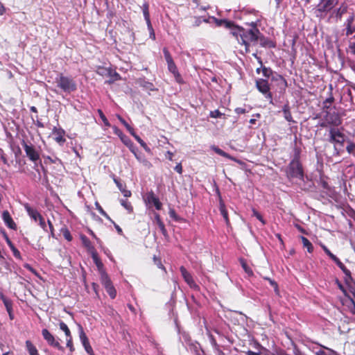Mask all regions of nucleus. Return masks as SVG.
<instances>
[{"label": "nucleus", "mask_w": 355, "mask_h": 355, "mask_svg": "<svg viewBox=\"0 0 355 355\" xmlns=\"http://www.w3.org/2000/svg\"><path fill=\"white\" fill-rule=\"evenodd\" d=\"M114 182L116 184L118 188L122 192V193L123 194V196L125 197H130L131 196L130 191L125 189L123 187L122 183H121L119 180H117L116 179H114Z\"/></svg>", "instance_id": "nucleus-37"}, {"label": "nucleus", "mask_w": 355, "mask_h": 355, "mask_svg": "<svg viewBox=\"0 0 355 355\" xmlns=\"http://www.w3.org/2000/svg\"><path fill=\"white\" fill-rule=\"evenodd\" d=\"M61 232L66 240H67L68 241H71L72 240V236L71 235V233L68 229L62 228L61 230Z\"/></svg>", "instance_id": "nucleus-47"}, {"label": "nucleus", "mask_w": 355, "mask_h": 355, "mask_svg": "<svg viewBox=\"0 0 355 355\" xmlns=\"http://www.w3.org/2000/svg\"><path fill=\"white\" fill-rule=\"evenodd\" d=\"M271 80L278 83L281 89H285L287 87V82L286 79L281 75L274 73L272 75Z\"/></svg>", "instance_id": "nucleus-18"}, {"label": "nucleus", "mask_w": 355, "mask_h": 355, "mask_svg": "<svg viewBox=\"0 0 355 355\" xmlns=\"http://www.w3.org/2000/svg\"><path fill=\"white\" fill-rule=\"evenodd\" d=\"M286 175L288 179L304 180V170L300 161V153L298 151L295 152L293 159L287 167Z\"/></svg>", "instance_id": "nucleus-3"}, {"label": "nucleus", "mask_w": 355, "mask_h": 355, "mask_svg": "<svg viewBox=\"0 0 355 355\" xmlns=\"http://www.w3.org/2000/svg\"><path fill=\"white\" fill-rule=\"evenodd\" d=\"M261 72L263 76L267 78H271L273 73L272 70L270 67H266L263 64L261 66Z\"/></svg>", "instance_id": "nucleus-41"}, {"label": "nucleus", "mask_w": 355, "mask_h": 355, "mask_svg": "<svg viewBox=\"0 0 355 355\" xmlns=\"http://www.w3.org/2000/svg\"><path fill=\"white\" fill-rule=\"evenodd\" d=\"M183 343L185 345L187 350L194 353L196 355H201L200 352V345L196 342H192L188 335L183 334Z\"/></svg>", "instance_id": "nucleus-9"}, {"label": "nucleus", "mask_w": 355, "mask_h": 355, "mask_svg": "<svg viewBox=\"0 0 355 355\" xmlns=\"http://www.w3.org/2000/svg\"><path fill=\"white\" fill-rule=\"evenodd\" d=\"M24 208L28 215L35 222H37L39 218L42 216L36 209L33 208L28 204H25Z\"/></svg>", "instance_id": "nucleus-17"}, {"label": "nucleus", "mask_w": 355, "mask_h": 355, "mask_svg": "<svg viewBox=\"0 0 355 355\" xmlns=\"http://www.w3.org/2000/svg\"><path fill=\"white\" fill-rule=\"evenodd\" d=\"M347 11L346 7L340 6L334 10L335 15L337 18L340 19L342 15Z\"/></svg>", "instance_id": "nucleus-45"}, {"label": "nucleus", "mask_w": 355, "mask_h": 355, "mask_svg": "<svg viewBox=\"0 0 355 355\" xmlns=\"http://www.w3.org/2000/svg\"><path fill=\"white\" fill-rule=\"evenodd\" d=\"M121 139L122 142L129 148L130 150L133 153L136 150H137L136 146L134 145L133 142L130 140V139L125 136L123 135V137H121Z\"/></svg>", "instance_id": "nucleus-25"}, {"label": "nucleus", "mask_w": 355, "mask_h": 355, "mask_svg": "<svg viewBox=\"0 0 355 355\" xmlns=\"http://www.w3.org/2000/svg\"><path fill=\"white\" fill-rule=\"evenodd\" d=\"M146 24H147L148 29V31L150 32V37L153 40H155V34L153 26L151 24V22L146 23Z\"/></svg>", "instance_id": "nucleus-56"}, {"label": "nucleus", "mask_w": 355, "mask_h": 355, "mask_svg": "<svg viewBox=\"0 0 355 355\" xmlns=\"http://www.w3.org/2000/svg\"><path fill=\"white\" fill-rule=\"evenodd\" d=\"M354 18L353 16L349 17L346 22L345 23V26H346V33L345 35L347 36H349L353 33H355V26H353V22H354Z\"/></svg>", "instance_id": "nucleus-21"}, {"label": "nucleus", "mask_w": 355, "mask_h": 355, "mask_svg": "<svg viewBox=\"0 0 355 355\" xmlns=\"http://www.w3.org/2000/svg\"><path fill=\"white\" fill-rule=\"evenodd\" d=\"M301 240H302L304 247L306 248L307 251L311 253L313 251V246L312 243L310 242V241L307 238L302 236H301Z\"/></svg>", "instance_id": "nucleus-36"}, {"label": "nucleus", "mask_w": 355, "mask_h": 355, "mask_svg": "<svg viewBox=\"0 0 355 355\" xmlns=\"http://www.w3.org/2000/svg\"><path fill=\"white\" fill-rule=\"evenodd\" d=\"M98 113L99 114L100 118L102 119L104 125L105 126L110 127V123H109L107 119L106 118V116L103 114V111L101 110H98Z\"/></svg>", "instance_id": "nucleus-48"}, {"label": "nucleus", "mask_w": 355, "mask_h": 355, "mask_svg": "<svg viewBox=\"0 0 355 355\" xmlns=\"http://www.w3.org/2000/svg\"><path fill=\"white\" fill-rule=\"evenodd\" d=\"M202 22V20L200 17H195L193 18V26H194V27L199 26Z\"/></svg>", "instance_id": "nucleus-63"}, {"label": "nucleus", "mask_w": 355, "mask_h": 355, "mask_svg": "<svg viewBox=\"0 0 355 355\" xmlns=\"http://www.w3.org/2000/svg\"><path fill=\"white\" fill-rule=\"evenodd\" d=\"M148 200L150 203H153L156 209L160 210L162 207V204L159 201V198H157L153 193H151L148 196Z\"/></svg>", "instance_id": "nucleus-23"}, {"label": "nucleus", "mask_w": 355, "mask_h": 355, "mask_svg": "<svg viewBox=\"0 0 355 355\" xmlns=\"http://www.w3.org/2000/svg\"><path fill=\"white\" fill-rule=\"evenodd\" d=\"M345 144H347L345 148L347 153L355 155V144L348 139Z\"/></svg>", "instance_id": "nucleus-38"}, {"label": "nucleus", "mask_w": 355, "mask_h": 355, "mask_svg": "<svg viewBox=\"0 0 355 355\" xmlns=\"http://www.w3.org/2000/svg\"><path fill=\"white\" fill-rule=\"evenodd\" d=\"M211 148L218 155L222 156V157H226L229 159H231V160H233V161H235V162H238L236 160V158L233 157L232 156H231L230 155H229L228 153H225V151H223L222 149H220V148H218V146H211Z\"/></svg>", "instance_id": "nucleus-22"}, {"label": "nucleus", "mask_w": 355, "mask_h": 355, "mask_svg": "<svg viewBox=\"0 0 355 355\" xmlns=\"http://www.w3.org/2000/svg\"><path fill=\"white\" fill-rule=\"evenodd\" d=\"M105 288L106 289L107 293L109 294V295L110 296V297L112 299H114L116 297V291L114 287L113 286L112 284L105 287Z\"/></svg>", "instance_id": "nucleus-43"}, {"label": "nucleus", "mask_w": 355, "mask_h": 355, "mask_svg": "<svg viewBox=\"0 0 355 355\" xmlns=\"http://www.w3.org/2000/svg\"><path fill=\"white\" fill-rule=\"evenodd\" d=\"M241 266H242L243 270H245V272L246 273H248L249 275H253V272L250 269V268L248 266L246 262L244 260L242 259L241 261Z\"/></svg>", "instance_id": "nucleus-50"}, {"label": "nucleus", "mask_w": 355, "mask_h": 355, "mask_svg": "<svg viewBox=\"0 0 355 355\" xmlns=\"http://www.w3.org/2000/svg\"><path fill=\"white\" fill-rule=\"evenodd\" d=\"M259 30L254 24V28L250 29H245L240 26L239 28L234 29L232 35L236 37L239 43H256L258 42Z\"/></svg>", "instance_id": "nucleus-1"}, {"label": "nucleus", "mask_w": 355, "mask_h": 355, "mask_svg": "<svg viewBox=\"0 0 355 355\" xmlns=\"http://www.w3.org/2000/svg\"><path fill=\"white\" fill-rule=\"evenodd\" d=\"M167 65H168V71L171 73H172L174 75L175 77L180 76V74H179V72L178 71L177 67H176V65H175V64L173 60L167 62Z\"/></svg>", "instance_id": "nucleus-34"}, {"label": "nucleus", "mask_w": 355, "mask_h": 355, "mask_svg": "<svg viewBox=\"0 0 355 355\" xmlns=\"http://www.w3.org/2000/svg\"><path fill=\"white\" fill-rule=\"evenodd\" d=\"M1 299L3 301V304L6 309V311H8V314H10V313L12 312V301L3 295H1Z\"/></svg>", "instance_id": "nucleus-32"}, {"label": "nucleus", "mask_w": 355, "mask_h": 355, "mask_svg": "<svg viewBox=\"0 0 355 355\" xmlns=\"http://www.w3.org/2000/svg\"><path fill=\"white\" fill-rule=\"evenodd\" d=\"M162 234L165 236L166 237L168 236V232H167V230L165 227V225L164 224V223H159V224L157 225Z\"/></svg>", "instance_id": "nucleus-57"}, {"label": "nucleus", "mask_w": 355, "mask_h": 355, "mask_svg": "<svg viewBox=\"0 0 355 355\" xmlns=\"http://www.w3.org/2000/svg\"><path fill=\"white\" fill-rule=\"evenodd\" d=\"M334 101V97L333 96L331 92H330V96L327 98L322 103V111H326L329 109H332L334 107L331 106V103Z\"/></svg>", "instance_id": "nucleus-26"}, {"label": "nucleus", "mask_w": 355, "mask_h": 355, "mask_svg": "<svg viewBox=\"0 0 355 355\" xmlns=\"http://www.w3.org/2000/svg\"><path fill=\"white\" fill-rule=\"evenodd\" d=\"M55 82L57 86L67 94H70L77 89L76 81L71 77L65 76L62 73L57 75Z\"/></svg>", "instance_id": "nucleus-4"}, {"label": "nucleus", "mask_w": 355, "mask_h": 355, "mask_svg": "<svg viewBox=\"0 0 355 355\" xmlns=\"http://www.w3.org/2000/svg\"><path fill=\"white\" fill-rule=\"evenodd\" d=\"M100 273L101 275V282L104 287H106L110 284H112V282L108 275L105 272V270H102Z\"/></svg>", "instance_id": "nucleus-29"}, {"label": "nucleus", "mask_w": 355, "mask_h": 355, "mask_svg": "<svg viewBox=\"0 0 355 355\" xmlns=\"http://www.w3.org/2000/svg\"><path fill=\"white\" fill-rule=\"evenodd\" d=\"M222 26H224L225 28L229 29L232 35L234 29L240 28V26L236 25L234 22L227 19H224Z\"/></svg>", "instance_id": "nucleus-30"}, {"label": "nucleus", "mask_w": 355, "mask_h": 355, "mask_svg": "<svg viewBox=\"0 0 355 355\" xmlns=\"http://www.w3.org/2000/svg\"><path fill=\"white\" fill-rule=\"evenodd\" d=\"M67 347L69 348L70 351L72 352L74 351V348L73 347L72 343V337L67 338Z\"/></svg>", "instance_id": "nucleus-64"}, {"label": "nucleus", "mask_w": 355, "mask_h": 355, "mask_svg": "<svg viewBox=\"0 0 355 355\" xmlns=\"http://www.w3.org/2000/svg\"><path fill=\"white\" fill-rule=\"evenodd\" d=\"M256 86L257 89L265 95L266 98L270 99V103H272V94L270 92L268 81L266 79L259 78L256 80Z\"/></svg>", "instance_id": "nucleus-8"}, {"label": "nucleus", "mask_w": 355, "mask_h": 355, "mask_svg": "<svg viewBox=\"0 0 355 355\" xmlns=\"http://www.w3.org/2000/svg\"><path fill=\"white\" fill-rule=\"evenodd\" d=\"M53 132L55 135V140L58 143L62 144L66 141V139L64 137L65 133L64 130L61 128L58 129L56 127H54Z\"/></svg>", "instance_id": "nucleus-19"}, {"label": "nucleus", "mask_w": 355, "mask_h": 355, "mask_svg": "<svg viewBox=\"0 0 355 355\" xmlns=\"http://www.w3.org/2000/svg\"><path fill=\"white\" fill-rule=\"evenodd\" d=\"M321 247L322 248V250H324V252H325V254L333 261L334 259H335V258L336 257V255H334L333 253H331V252L327 248L326 245H321Z\"/></svg>", "instance_id": "nucleus-52"}, {"label": "nucleus", "mask_w": 355, "mask_h": 355, "mask_svg": "<svg viewBox=\"0 0 355 355\" xmlns=\"http://www.w3.org/2000/svg\"><path fill=\"white\" fill-rule=\"evenodd\" d=\"M59 327H60V329L64 332L67 338L71 336V331H70L69 327L64 322L60 321L59 323Z\"/></svg>", "instance_id": "nucleus-42"}, {"label": "nucleus", "mask_w": 355, "mask_h": 355, "mask_svg": "<svg viewBox=\"0 0 355 355\" xmlns=\"http://www.w3.org/2000/svg\"><path fill=\"white\" fill-rule=\"evenodd\" d=\"M347 140L348 137L339 128L336 127L329 128L327 141L334 144V150L338 155L343 151Z\"/></svg>", "instance_id": "nucleus-2"}, {"label": "nucleus", "mask_w": 355, "mask_h": 355, "mask_svg": "<svg viewBox=\"0 0 355 355\" xmlns=\"http://www.w3.org/2000/svg\"><path fill=\"white\" fill-rule=\"evenodd\" d=\"M253 216H254L259 220H260L263 225L266 224L262 216L255 209H253Z\"/></svg>", "instance_id": "nucleus-60"}, {"label": "nucleus", "mask_w": 355, "mask_h": 355, "mask_svg": "<svg viewBox=\"0 0 355 355\" xmlns=\"http://www.w3.org/2000/svg\"><path fill=\"white\" fill-rule=\"evenodd\" d=\"M118 119L120 121V122L126 128L127 130L132 133L133 132L134 129L125 121V119L121 117L120 115H117Z\"/></svg>", "instance_id": "nucleus-46"}, {"label": "nucleus", "mask_w": 355, "mask_h": 355, "mask_svg": "<svg viewBox=\"0 0 355 355\" xmlns=\"http://www.w3.org/2000/svg\"><path fill=\"white\" fill-rule=\"evenodd\" d=\"M141 9H142L144 17V19H145L146 23L150 22L148 3L145 2L141 6Z\"/></svg>", "instance_id": "nucleus-33"}, {"label": "nucleus", "mask_w": 355, "mask_h": 355, "mask_svg": "<svg viewBox=\"0 0 355 355\" xmlns=\"http://www.w3.org/2000/svg\"><path fill=\"white\" fill-rule=\"evenodd\" d=\"M80 239L82 241L83 245L87 249V250L92 253L96 251L94 247L92 244V242L85 235H81Z\"/></svg>", "instance_id": "nucleus-24"}, {"label": "nucleus", "mask_w": 355, "mask_h": 355, "mask_svg": "<svg viewBox=\"0 0 355 355\" xmlns=\"http://www.w3.org/2000/svg\"><path fill=\"white\" fill-rule=\"evenodd\" d=\"M209 338H210L211 344L213 346L214 350L216 351L219 355H223L224 354L220 349V346L217 344L216 340L214 338V337L212 335H211Z\"/></svg>", "instance_id": "nucleus-39"}, {"label": "nucleus", "mask_w": 355, "mask_h": 355, "mask_svg": "<svg viewBox=\"0 0 355 355\" xmlns=\"http://www.w3.org/2000/svg\"><path fill=\"white\" fill-rule=\"evenodd\" d=\"M163 53L166 62L173 60L167 48L163 49Z\"/></svg>", "instance_id": "nucleus-54"}, {"label": "nucleus", "mask_w": 355, "mask_h": 355, "mask_svg": "<svg viewBox=\"0 0 355 355\" xmlns=\"http://www.w3.org/2000/svg\"><path fill=\"white\" fill-rule=\"evenodd\" d=\"M209 19H211V21H213L217 26H222L224 19H217L215 17H209Z\"/></svg>", "instance_id": "nucleus-62"}, {"label": "nucleus", "mask_w": 355, "mask_h": 355, "mask_svg": "<svg viewBox=\"0 0 355 355\" xmlns=\"http://www.w3.org/2000/svg\"><path fill=\"white\" fill-rule=\"evenodd\" d=\"M21 145L25 150L26 156L33 162H36L40 160L39 152L35 149L31 143L29 144L24 140L22 139Z\"/></svg>", "instance_id": "nucleus-7"}, {"label": "nucleus", "mask_w": 355, "mask_h": 355, "mask_svg": "<svg viewBox=\"0 0 355 355\" xmlns=\"http://www.w3.org/2000/svg\"><path fill=\"white\" fill-rule=\"evenodd\" d=\"M282 112L284 114V119L287 121H288V122H294V121L293 119V117H292V115H291L290 106L288 105V104H285L283 106V107H282Z\"/></svg>", "instance_id": "nucleus-27"}, {"label": "nucleus", "mask_w": 355, "mask_h": 355, "mask_svg": "<svg viewBox=\"0 0 355 355\" xmlns=\"http://www.w3.org/2000/svg\"><path fill=\"white\" fill-rule=\"evenodd\" d=\"M120 202L121 205L128 211H131L132 210V207L128 200L122 199L120 200Z\"/></svg>", "instance_id": "nucleus-53"}, {"label": "nucleus", "mask_w": 355, "mask_h": 355, "mask_svg": "<svg viewBox=\"0 0 355 355\" xmlns=\"http://www.w3.org/2000/svg\"><path fill=\"white\" fill-rule=\"evenodd\" d=\"M260 45L264 48H275L276 43L268 37H266L262 33H260L258 37Z\"/></svg>", "instance_id": "nucleus-16"}, {"label": "nucleus", "mask_w": 355, "mask_h": 355, "mask_svg": "<svg viewBox=\"0 0 355 355\" xmlns=\"http://www.w3.org/2000/svg\"><path fill=\"white\" fill-rule=\"evenodd\" d=\"M134 137L135 139L140 144V145L144 148V149L148 152V153H150V148L147 146V144L140 138L139 136H138L137 135L135 134V131L133 130V132H132V133H130Z\"/></svg>", "instance_id": "nucleus-35"}, {"label": "nucleus", "mask_w": 355, "mask_h": 355, "mask_svg": "<svg viewBox=\"0 0 355 355\" xmlns=\"http://www.w3.org/2000/svg\"><path fill=\"white\" fill-rule=\"evenodd\" d=\"M338 0H320L315 9L317 17L324 18L327 14L331 11L337 4Z\"/></svg>", "instance_id": "nucleus-6"}, {"label": "nucleus", "mask_w": 355, "mask_h": 355, "mask_svg": "<svg viewBox=\"0 0 355 355\" xmlns=\"http://www.w3.org/2000/svg\"><path fill=\"white\" fill-rule=\"evenodd\" d=\"M49 162L50 163H54V164H62L61 160L57 157H55L54 159L51 158V157L48 156L44 162L46 163V162Z\"/></svg>", "instance_id": "nucleus-59"}, {"label": "nucleus", "mask_w": 355, "mask_h": 355, "mask_svg": "<svg viewBox=\"0 0 355 355\" xmlns=\"http://www.w3.org/2000/svg\"><path fill=\"white\" fill-rule=\"evenodd\" d=\"M333 261L345 274V282L349 283V282L352 281V277L350 270L345 267V266L340 261V260L336 257Z\"/></svg>", "instance_id": "nucleus-13"}, {"label": "nucleus", "mask_w": 355, "mask_h": 355, "mask_svg": "<svg viewBox=\"0 0 355 355\" xmlns=\"http://www.w3.org/2000/svg\"><path fill=\"white\" fill-rule=\"evenodd\" d=\"M168 214H169L170 217L172 218L173 219H174L175 221L179 220V217L178 216L175 209H170Z\"/></svg>", "instance_id": "nucleus-61"}, {"label": "nucleus", "mask_w": 355, "mask_h": 355, "mask_svg": "<svg viewBox=\"0 0 355 355\" xmlns=\"http://www.w3.org/2000/svg\"><path fill=\"white\" fill-rule=\"evenodd\" d=\"M3 236L7 244L8 245V246L10 247V250L12 252L14 257L17 259H21V257L20 252L15 247V245H13V243H12V241H10V239H9L6 232H3Z\"/></svg>", "instance_id": "nucleus-20"}, {"label": "nucleus", "mask_w": 355, "mask_h": 355, "mask_svg": "<svg viewBox=\"0 0 355 355\" xmlns=\"http://www.w3.org/2000/svg\"><path fill=\"white\" fill-rule=\"evenodd\" d=\"M96 72L101 76H112V70L108 68L98 67Z\"/></svg>", "instance_id": "nucleus-40"}, {"label": "nucleus", "mask_w": 355, "mask_h": 355, "mask_svg": "<svg viewBox=\"0 0 355 355\" xmlns=\"http://www.w3.org/2000/svg\"><path fill=\"white\" fill-rule=\"evenodd\" d=\"M42 334L44 340L49 345L57 348L60 351H64V347L60 345L59 342L55 340V337L49 332L48 329H42Z\"/></svg>", "instance_id": "nucleus-10"}, {"label": "nucleus", "mask_w": 355, "mask_h": 355, "mask_svg": "<svg viewBox=\"0 0 355 355\" xmlns=\"http://www.w3.org/2000/svg\"><path fill=\"white\" fill-rule=\"evenodd\" d=\"M323 114L324 121L320 123V125L322 128H327L328 125H332L334 127L338 126L341 123V119L336 110V107L329 109L322 112Z\"/></svg>", "instance_id": "nucleus-5"}, {"label": "nucleus", "mask_w": 355, "mask_h": 355, "mask_svg": "<svg viewBox=\"0 0 355 355\" xmlns=\"http://www.w3.org/2000/svg\"><path fill=\"white\" fill-rule=\"evenodd\" d=\"M266 279H267L269 282L270 284L274 288L275 293H278L279 289H278V285H277V282L271 279L270 278H266Z\"/></svg>", "instance_id": "nucleus-58"}, {"label": "nucleus", "mask_w": 355, "mask_h": 355, "mask_svg": "<svg viewBox=\"0 0 355 355\" xmlns=\"http://www.w3.org/2000/svg\"><path fill=\"white\" fill-rule=\"evenodd\" d=\"M224 114L221 113L218 110L211 111L209 116L211 118H220Z\"/></svg>", "instance_id": "nucleus-55"}, {"label": "nucleus", "mask_w": 355, "mask_h": 355, "mask_svg": "<svg viewBox=\"0 0 355 355\" xmlns=\"http://www.w3.org/2000/svg\"><path fill=\"white\" fill-rule=\"evenodd\" d=\"M153 262L159 268H161V269L164 270V271L166 270L164 266L162 263V261L159 257H157V256L154 255Z\"/></svg>", "instance_id": "nucleus-51"}, {"label": "nucleus", "mask_w": 355, "mask_h": 355, "mask_svg": "<svg viewBox=\"0 0 355 355\" xmlns=\"http://www.w3.org/2000/svg\"><path fill=\"white\" fill-rule=\"evenodd\" d=\"M91 254H92V258L94 263L96 264L99 272H101L102 270H105L103 269V264L101 262V261L99 259L96 251L92 252Z\"/></svg>", "instance_id": "nucleus-28"}, {"label": "nucleus", "mask_w": 355, "mask_h": 355, "mask_svg": "<svg viewBox=\"0 0 355 355\" xmlns=\"http://www.w3.org/2000/svg\"><path fill=\"white\" fill-rule=\"evenodd\" d=\"M26 347L28 352L29 355H40L37 348L30 340L26 341Z\"/></svg>", "instance_id": "nucleus-31"}, {"label": "nucleus", "mask_w": 355, "mask_h": 355, "mask_svg": "<svg viewBox=\"0 0 355 355\" xmlns=\"http://www.w3.org/2000/svg\"><path fill=\"white\" fill-rule=\"evenodd\" d=\"M180 270L181 275H182L184 280L187 282V284L189 286V287L195 291H198L200 289V287L194 282L191 273L187 271V270L184 266H181L180 268Z\"/></svg>", "instance_id": "nucleus-11"}, {"label": "nucleus", "mask_w": 355, "mask_h": 355, "mask_svg": "<svg viewBox=\"0 0 355 355\" xmlns=\"http://www.w3.org/2000/svg\"><path fill=\"white\" fill-rule=\"evenodd\" d=\"M2 219L3 222L5 223L6 225L11 229L16 230H17V225L12 220L10 213L8 211L5 210L2 213Z\"/></svg>", "instance_id": "nucleus-14"}, {"label": "nucleus", "mask_w": 355, "mask_h": 355, "mask_svg": "<svg viewBox=\"0 0 355 355\" xmlns=\"http://www.w3.org/2000/svg\"><path fill=\"white\" fill-rule=\"evenodd\" d=\"M78 333L80 340L87 354L89 355H94L93 349L89 344V339L85 333L83 327L78 324Z\"/></svg>", "instance_id": "nucleus-12"}, {"label": "nucleus", "mask_w": 355, "mask_h": 355, "mask_svg": "<svg viewBox=\"0 0 355 355\" xmlns=\"http://www.w3.org/2000/svg\"><path fill=\"white\" fill-rule=\"evenodd\" d=\"M220 213H221L222 216H223L224 219L225 220L226 223H228L229 219H228V216H227V211L225 209V205L222 203H220Z\"/></svg>", "instance_id": "nucleus-49"}, {"label": "nucleus", "mask_w": 355, "mask_h": 355, "mask_svg": "<svg viewBox=\"0 0 355 355\" xmlns=\"http://www.w3.org/2000/svg\"><path fill=\"white\" fill-rule=\"evenodd\" d=\"M346 304L348 306L349 311L352 314H355V300L352 298H349L346 302Z\"/></svg>", "instance_id": "nucleus-44"}, {"label": "nucleus", "mask_w": 355, "mask_h": 355, "mask_svg": "<svg viewBox=\"0 0 355 355\" xmlns=\"http://www.w3.org/2000/svg\"><path fill=\"white\" fill-rule=\"evenodd\" d=\"M320 347V349L314 352L315 355H340L334 349L329 348L327 346L316 343Z\"/></svg>", "instance_id": "nucleus-15"}]
</instances>
